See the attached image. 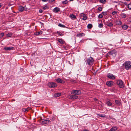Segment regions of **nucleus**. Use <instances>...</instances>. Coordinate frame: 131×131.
<instances>
[{"mask_svg": "<svg viewBox=\"0 0 131 131\" xmlns=\"http://www.w3.org/2000/svg\"><path fill=\"white\" fill-rule=\"evenodd\" d=\"M123 66L126 70H128L131 67V62L130 61L126 62L124 63Z\"/></svg>", "mask_w": 131, "mask_h": 131, "instance_id": "f257e3e1", "label": "nucleus"}, {"mask_svg": "<svg viewBox=\"0 0 131 131\" xmlns=\"http://www.w3.org/2000/svg\"><path fill=\"white\" fill-rule=\"evenodd\" d=\"M40 122L43 124L48 125L51 124V121L48 118L41 119L40 120Z\"/></svg>", "mask_w": 131, "mask_h": 131, "instance_id": "f03ea898", "label": "nucleus"}, {"mask_svg": "<svg viewBox=\"0 0 131 131\" xmlns=\"http://www.w3.org/2000/svg\"><path fill=\"white\" fill-rule=\"evenodd\" d=\"M47 85L51 88H54L57 86V85L55 83L53 82H50L47 84Z\"/></svg>", "mask_w": 131, "mask_h": 131, "instance_id": "7ed1b4c3", "label": "nucleus"}, {"mask_svg": "<svg viewBox=\"0 0 131 131\" xmlns=\"http://www.w3.org/2000/svg\"><path fill=\"white\" fill-rule=\"evenodd\" d=\"M94 61V60L92 57L88 58L86 60V63L90 65L92 64Z\"/></svg>", "mask_w": 131, "mask_h": 131, "instance_id": "20e7f679", "label": "nucleus"}, {"mask_svg": "<svg viewBox=\"0 0 131 131\" xmlns=\"http://www.w3.org/2000/svg\"><path fill=\"white\" fill-rule=\"evenodd\" d=\"M116 83L117 84L119 85L120 88H123L124 87L123 82L122 80H118L117 81Z\"/></svg>", "mask_w": 131, "mask_h": 131, "instance_id": "39448f33", "label": "nucleus"}, {"mask_svg": "<svg viewBox=\"0 0 131 131\" xmlns=\"http://www.w3.org/2000/svg\"><path fill=\"white\" fill-rule=\"evenodd\" d=\"M81 93V91L79 90H72L71 91V94L74 95H79Z\"/></svg>", "mask_w": 131, "mask_h": 131, "instance_id": "423d86ee", "label": "nucleus"}, {"mask_svg": "<svg viewBox=\"0 0 131 131\" xmlns=\"http://www.w3.org/2000/svg\"><path fill=\"white\" fill-rule=\"evenodd\" d=\"M55 81L59 83H65L64 81L62 80L59 78L56 79H55Z\"/></svg>", "mask_w": 131, "mask_h": 131, "instance_id": "0eeeda50", "label": "nucleus"}, {"mask_svg": "<svg viewBox=\"0 0 131 131\" xmlns=\"http://www.w3.org/2000/svg\"><path fill=\"white\" fill-rule=\"evenodd\" d=\"M78 97V96H77L73 95H69V99L72 100L75 99H77Z\"/></svg>", "mask_w": 131, "mask_h": 131, "instance_id": "6e6552de", "label": "nucleus"}, {"mask_svg": "<svg viewBox=\"0 0 131 131\" xmlns=\"http://www.w3.org/2000/svg\"><path fill=\"white\" fill-rule=\"evenodd\" d=\"M107 76L108 78L111 79L113 80L115 78L114 76L112 74L108 73L107 74Z\"/></svg>", "mask_w": 131, "mask_h": 131, "instance_id": "1a4fd4ad", "label": "nucleus"}, {"mask_svg": "<svg viewBox=\"0 0 131 131\" xmlns=\"http://www.w3.org/2000/svg\"><path fill=\"white\" fill-rule=\"evenodd\" d=\"M31 108V107H28L27 108H22V111L23 112H28L29 110Z\"/></svg>", "mask_w": 131, "mask_h": 131, "instance_id": "9d476101", "label": "nucleus"}, {"mask_svg": "<svg viewBox=\"0 0 131 131\" xmlns=\"http://www.w3.org/2000/svg\"><path fill=\"white\" fill-rule=\"evenodd\" d=\"M80 16L81 17H83L82 19L84 20H86L87 19V17L86 15L83 13H81Z\"/></svg>", "mask_w": 131, "mask_h": 131, "instance_id": "9b49d317", "label": "nucleus"}, {"mask_svg": "<svg viewBox=\"0 0 131 131\" xmlns=\"http://www.w3.org/2000/svg\"><path fill=\"white\" fill-rule=\"evenodd\" d=\"M60 10V8L58 7H56L53 10V12L55 13H57Z\"/></svg>", "mask_w": 131, "mask_h": 131, "instance_id": "f8f14e48", "label": "nucleus"}, {"mask_svg": "<svg viewBox=\"0 0 131 131\" xmlns=\"http://www.w3.org/2000/svg\"><path fill=\"white\" fill-rule=\"evenodd\" d=\"M113 84V82L112 81L107 82L106 83V85L109 86H111Z\"/></svg>", "mask_w": 131, "mask_h": 131, "instance_id": "ddd939ff", "label": "nucleus"}, {"mask_svg": "<svg viewBox=\"0 0 131 131\" xmlns=\"http://www.w3.org/2000/svg\"><path fill=\"white\" fill-rule=\"evenodd\" d=\"M13 48V47H5L4 49L7 51L11 50H12Z\"/></svg>", "mask_w": 131, "mask_h": 131, "instance_id": "4468645a", "label": "nucleus"}, {"mask_svg": "<svg viewBox=\"0 0 131 131\" xmlns=\"http://www.w3.org/2000/svg\"><path fill=\"white\" fill-rule=\"evenodd\" d=\"M115 53V51L114 50H112L110 52H109L108 53V55H112L114 54Z\"/></svg>", "mask_w": 131, "mask_h": 131, "instance_id": "2eb2a0df", "label": "nucleus"}, {"mask_svg": "<svg viewBox=\"0 0 131 131\" xmlns=\"http://www.w3.org/2000/svg\"><path fill=\"white\" fill-rule=\"evenodd\" d=\"M117 129L116 126L112 127L109 130V131H115Z\"/></svg>", "mask_w": 131, "mask_h": 131, "instance_id": "dca6fc26", "label": "nucleus"}, {"mask_svg": "<svg viewBox=\"0 0 131 131\" xmlns=\"http://www.w3.org/2000/svg\"><path fill=\"white\" fill-rule=\"evenodd\" d=\"M122 27L124 30H126L127 29L128 26L126 25H124L122 26Z\"/></svg>", "mask_w": 131, "mask_h": 131, "instance_id": "f3484780", "label": "nucleus"}, {"mask_svg": "<svg viewBox=\"0 0 131 131\" xmlns=\"http://www.w3.org/2000/svg\"><path fill=\"white\" fill-rule=\"evenodd\" d=\"M42 31H39L37 32H35V35L37 36L40 35H41L42 34Z\"/></svg>", "mask_w": 131, "mask_h": 131, "instance_id": "a211bd4d", "label": "nucleus"}, {"mask_svg": "<svg viewBox=\"0 0 131 131\" xmlns=\"http://www.w3.org/2000/svg\"><path fill=\"white\" fill-rule=\"evenodd\" d=\"M24 9V7L21 6H19V10L21 12H22Z\"/></svg>", "mask_w": 131, "mask_h": 131, "instance_id": "6ab92c4d", "label": "nucleus"}, {"mask_svg": "<svg viewBox=\"0 0 131 131\" xmlns=\"http://www.w3.org/2000/svg\"><path fill=\"white\" fill-rule=\"evenodd\" d=\"M84 34L83 33H81L80 34H78L77 35V36H78L79 37H81L82 36H84Z\"/></svg>", "mask_w": 131, "mask_h": 131, "instance_id": "aec40b11", "label": "nucleus"}, {"mask_svg": "<svg viewBox=\"0 0 131 131\" xmlns=\"http://www.w3.org/2000/svg\"><path fill=\"white\" fill-rule=\"evenodd\" d=\"M61 95V93H55L54 96L55 97H57L60 96Z\"/></svg>", "mask_w": 131, "mask_h": 131, "instance_id": "412c9836", "label": "nucleus"}, {"mask_svg": "<svg viewBox=\"0 0 131 131\" xmlns=\"http://www.w3.org/2000/svg\"><path fill=\"white\" fill-rule=\"evenodd\" d=\"M115 103L117 104L118 106H120L121 104V102L119 101L118 100H115Z\"/></svg>", "mask_w": 131, "mask_h": 131, "instance_id": "4be33fe9", "label": "nucleus"}, {"mask_svg": "<svg viewBox=\"0 0 131 131\" xmlns=\"http://www.w3.org/2000/svg\"><path fill=\"white\" fill-rule=\"evenodd\" d=\"M106 25L107 26H108L109 27H111L113 26V24L111 23H109L108 22H107L106 24Z\"/></svg>", "mask_w": 131, "mask_h": 131, "instance_id": "5701e85b", "label": "nucleus"}, {"mask_svg": "<svg viewBox=\"0 0 131 131\" xmlns=\"http://www.w3.org/2000/svg\"><path fill=\"white\" fill-rule=\"evenodd\" d=\"M87 28L89 29H91L92 27V25L91 24H89L87 25Z\"/></svg>", "mask_w": 131, "mask_h": 131, "instance_id": "b1692460", "label": "nucleus"}, {"mask_svg": "<svg viewBox=\"0 0 131 131\" xmlns=\"http://www.w3.org/2000/svg\"><path fill=\"white\" fill-rule=\"evenodd\" d=\"M70 17L72 19H75L76 18V17L74 15L72 14L70 15Z\"/></svg>", "mask_w": 131, "mask_h": 131, "instance_id": "393cba45", "label": "nucleus"}, {"mask_svg": "<svg viewBox=\"0 0 131 131\" xmlns=\"http://www.w3.org/2000/svg\"><path fill=\"white\" fill-rule=\"evenodd\" d=\"M58 41L61 44H63L64 42L62 39H59L58 40Z\"/></svg>", "mask_w": 131, "mask_h": 131, "instance_id": "a878e982", "label": "nucleus"}, {"mask_svg": "<svg viewBox=\"0 0 131 131\" xmlns=\"http://www.w3.org/2000/svg\"><path fill=\"white\" fill-rule=\"evenodd\" d=\"M116 24L118 25H120L122 24V22L121 21L119 20L116 21Z\"/></svg>", "mask_w": 131, "mask_h": 131, "instance_id": "bb28decb", "label": "nucleus"}, {"mask_svg": "<svg viewBox=\"0 0 131 131\" xmlns=\"http://www.w3.org/2000/svg\"><path fill=\"white\" fill-rule=\"evenodd\" d=\"M50 119L53 121H54L55 120L54 117L53 116H51L50 117Z\"/></svg>", "mask_w": 131, "mask_h": 131, "instance_id": "cd10ccee", "label": "nucleus"}, {"mask_svg": "<svg viewBox=\"0 0 131 131\" xmlns=\"http://www.w3.org/2000/svg\"><path fill=\"white\" fill-rule=\"evenodd\" d=\"M58 26L61 27H63V28H65L66 27L65 25H63L61 24H59L58 25Z\"/></svg>", "mask_w": 131, "mask_h": 131, "instance_id": "c85d7f7f", "label": "nucleus"}, {"mask_svg": "<svg viewBox=\"0 0 131 131\" xmlns=\"http://www.w3.org/2000/svg\"><path fill=\"white\" fill-rule=\"evenodd\" d=\"M106 104L108 106H111L112 105V103L109 101H107V102H106Z\"/></svg>", "mask_w": 131, "mask_h": 131, "instance_id": "c756f323", "label": "nucleus"}, {"mask_svg": "<svg viewBox=\"0 0 131 131\" xmlns=\"http://www.w3.org/2000/svg\"><path fill=\"white\" fill-rule=\"evenodd\" d=\"M68 3V1L67 0H66L64 1H63L62 2V3L63 4H67Z\"/></svg>", "mask_w": 131, "mask_h": 131, "instance_id": "7c9ffc66", "label": "nucleus"}, {"mask_svg": "<svg viewBox=\"0 0 131 131\" xmlns=\"http://www.w3.org/2000/svg\"><path fill=\"white\" fill-rule=\"evenodd\" d=\"M97 115L99 117H104L105 116V115H102L101 114H97Z\"/></svg>", "mask_w": 131, "mask_h": 131, "instance_id": "2f4dec72", "label": "nucleus"}, {"mask_svg": "<svg viewBox=\"0 0 131 131\" xmlns=\"http://www.w3.org/2000/svg\"><path fill=\"white\" fill-rule=\"evenodd\" d=\"M43 9L45 10L46 9H48L49 8V7L48 6H47V5H45L44 7H43Z\"/></svg>", "mask_w": 131, "mask_h": 131, "instance_id": "473e14b6", "label": "nucleus"}, {"mask_svg": "<svg viewBox=\"0 0 131 131\" xmlns=\"http://www.w3.org/2000/svg\"><path fill=\"white\" fill-rule=\"evenodd\" d=\"M128 8L130 10H131V4H129L128 5Z\"/></svg>", "mask_w": 131, "mask_h": 131, "instance_id": "72a5a7b5", "label": "nucleus"}, {"mask_svg": "<svg viewBox=\"0 0 131 131\" xmlns=\"http://www.w3.org/2000/svg\"><path fill=\"white\" fill-rule=\"evenodd\" d=\"M103 26V24L102 23H100L98 27L99 28H102Z\"/></svg>", "mask_w": 131, "mask_h": 131, "instance_id": "f704fd0d", "label": "nucleus"}, {"mask_svg": "<svg viewBox=\"0 0 131 131\" xmlns=\"http://www.w3.org/2000/svg\"><path fill=\"white\" fill-rule=\"evenodd\" d=\"M121 16H122V17L123 18H125L126 16V15L125 14H121Z\"/></svg>", "mask_w": 131, "mask_h": 131, "instance_id": "c9c22d12", "label": "nucleus"}, {"mask_svg": "<svg viewBox=\"0 0 131 131\" xmlns=\"http://www.w3.org/2000/svg\"><path fill=\"white\" fill-rule=\"evenodd\" d=\"M57 33L59 35L61 36H63L64 34H62V33H60V31H57Z\"/></svg>", "mask_w": 131, "mask_h": 131, "instance_id": "e433bc0d", "label": "nucleus"}, {"mask_svg": "<svg viewBox=\"0 0 131 131\" xmlns=\"http://www.w3.org/2000/svg\"><path fill=\"white\" fill-rule=\"evenodd\" d=\"M112 14L113 15H115L117 14V13L116 11H115L112 12Z\"/></svg>", "mask_w": 131, "mask_h": 131, "instance_id": "4c0bfd02", "label": "nucleus"}, {"mask_svg": "<svg viewBox=\"0 0 131 131\" xmlns=\"http://www.w3.org/2000/svg\"><path fill=\"white\" fill-rule=\"evenodd\" d=\"M102 13L104 15H106L107 14V13L106 12H102Z\"/></svg>", "mask_w": 131, "mask_h": 131, "instance_id": "58836bf2", "label": "nucleus"}, {"mask_svg": "<svg viewBox=\"0 0 131 131\" xmlns=\"http://www.w3.org/2000/svg\"><path fill=\"white\" fill-rule=\"evenodd\" d=\"M7 36L8 37H10L12 36V34L11 33H8L7 34Z\"/></svg>", "mask_w": 131, "mask_h": 131, "instance_id": "ea45409f", "label": "nucleus"}, {"mask_svg": "<svg viewBox=\"0 0 131 131\" xmlns=\"http://www.w3.org/2000/svg\"><path fill=\"white\" fill-rule=\"evenodd\" d=\"M105 2H106L105 0H100V2L101 3H104Z\"/></svg>", "mask_w": 131, "mask_h": 131, "instance_id": "a19ab883", "label": "nucleus"}, {"mask_svg": "<svg viewBox=\"0 0 131 131\" xmlns=\"http://www.w3.org/2000/svg\"><path fill=\"white\" fill-rule=\"evenodd\" d=\"M103 17V16L101 14H99V16H98V17L99 18H102Z\"/></svg>", "mask_w": 131, "mask_h": 131, "instance_id": "79ce46f5", "label": "nucleus"}, {"mask_svg": "<svg viewBox=\"0 0 131 131\" xmlns=\"http://www.w3.org/2000/svg\"><path fill=\"white\" fill-rule=\"evenodd\" d=\"M98 10L100 11H102V8L101 7H100L98 8Z\"/></svg>", "mask_w": 131, "mask_h": 131, "instance_id": "37998d69", "label": "nucleus"}, {"mask_svg": "<svg viewBox=\"0 0 131 131\" xmlns=\"http://www.w3.org/2000/svg\"><path fill=\"white\" fill-rule=\"evenodd\" d=\"M43 12L42 10L41 9H40L39 10V12L40 13H42Z\"/></svg>", "mask_w": 131, "mask_h": 131, "instance_id": "c03bdc74", "label": "nucleus"}, {"mask_svg": "<svg viewBox=\"0 0 131 131\" xmlns=\"http://www.w3.org/2000/svg\"><path fill=\"white\" fill-rule=\"evenodd\" d=\"M112 3H118L117 2H116L115 1H113Z\"/></svg>", "mask_w": 131, "mask_h": 131, "instance_id": "a18cd8bd", "label": "nucleus"}, {"mask_svg": "<svg viewBox=\"0 0 131 131\" xmlns=\"http://www.w3.org/2000/svg\"><path fill=\"white\" fill-rule=\"evenodd\" d=\"M71 82H73V83H75V81L74 80H72L71 81Z\"/></svg>", "mask_w": 131, "mask_h": 131, "instance_id": "49530a36", "label": "nucleus"}, {"mask_svg": "<svg viewBox=\"0 0 131 131\" xmlns=\"http://www.w3.org/2000/svg\"><path fill=\"white\" fill-rule=\"evenodd\" d=\"M1 35L2 36V37H3V36H4V33H2L1 34Z\"/></svg>", "mask_w": 131, "mask_h": 131, "instance_id": "de8ad7c7", "label": "nucleus"}, {"mask_svg": "<svg viewBox=\"0 0 131 131\" xmlns=\"http://www.w3.org/2000/svg\"><path fill=\"white\" fill-rule=\"evenodd\" d=\"M42 0L43 2H46V1H46V0Z\"/></svg>", "mask_w": 131, "mask_h": 131, "instance_id": "09e8293b", "label": "nucleus"}, {"mask_svg": "<svg viewBox=\"0 0 131 131\" xmlns=\"http://www.w3.org/2000/svg\"><path fill=\"white\" fill-rule=\"evenodd\" d=\"M2 5L1 3H0V8L1 7Z\"/></svg>", "mask_w": 131, "mask_h": 131, "instance_id": "8fccbe9b", "label": "nucleus"}, {"mask_svg": "<svg viewBox=\"0 0 131 131\" xmlns=\"http://www.w3.org/2000/svg\"><path fill=\"white\" fill-rule=\"evenodd\" d=\"M94 100L95 101H96L97 100V99H96V98H94Z\"/></svg>", "mask_w": 131, "mask_h": 131, "instance_id": "3c124183", "label": "nucleus"}, {"mask_svg": "<svg viewBox=\"0 0 131 131\" xmlns=\"http://www.w3.org/2000/svg\"><path fill=\"white\" fill-rule=\"evenodd\" d=\"M83 131H89L88 130L86 129H85L83 130Z\"/></svg>", "mask_w": 131, "mask_h": 131, "instance_id": "603ef678", "label": "nucleus"}, {"mask_svg": "<svg viewBox=\"0 0 131 131\" xmlns=\"http://www.w3.org/2000/svg\"><path fill=\"white\" fill-rule=\"evenodd\" d=\"M51 1V2H52L54 1L55 0H50Z\"/></svg>", "mask_w": 131, "mask_h": 131, "instance_id": "864d4df0", "label": "nucleus"}, {"mask_svg": "<svg viewBox=\"0 0 131 131\" xmlns=\"http://www.w3.org/2000/svg\"><path fill=\"white\" fill-rule=\"evenodd\" d=\"M49 113V114H51V112H50Z\"/></svg>", "mask_w": 131, "mask_h": 131, "instance_id": "5fc2aeb1", "label": "nucleus"}, {"mask_svg": "<svg viewBox=\"0 0 131 131\" xmlns=\"http://www.w3.org/2000/svg\"><path fill=\"white\" fill-rule=\"evenodd\" d=\"M127 1H129L130 0H126Z\"/></svg>", "mask_w": 131, "mask_h": 131, "instance_id": "6e6d98bb", "label": "nucleus"}, {"mask_svg": "<svg viewBox=\"0 0 131 131\" xmlns=\"http://www.w3.org/2000/svg\"><path fill=\"white\" fill-rule=\"evenodd\" d=\"M41 23L42 24V23Z\"/></svg>", "mask_w": 131, "mask_h": 131, "instance_id": "4d7b16f0", "label": "nucleus"}]
</instances>
